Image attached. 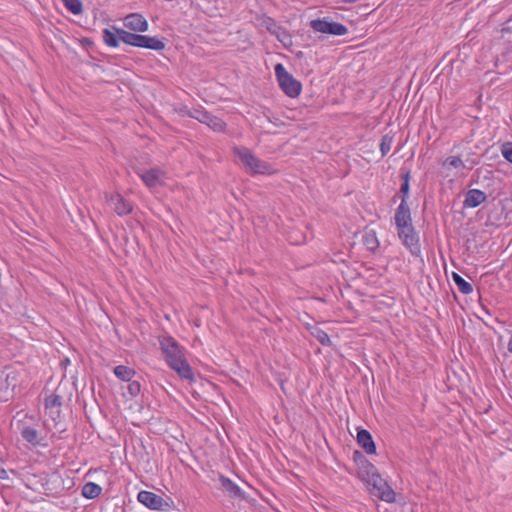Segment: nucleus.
<instances>
[{
    "instance_id": "obj_16",
    "label": "nucleus",
    "mask_w": 512,
    "mask_h": 512,
    "mask_svg": "<svg viewBox=\"0 0 512 512\" xmlns=\"http://www.w3.org/2000/svg\"><path fill=\"white\" fill-rule=\"evenodd\" d=\"M200 123L206 124L212 130L217 131V132L223 131L226 127V123L221 118L211 114L208 111L206 112L204 119L201 120Z\"/></svg>"
},
{
    "instance_id": "obj_3",
    "label": "nucleus",
    "mask_w": 512,
    "mask_h": 512,
    "mask_svg": "<svg viewBox=\"0 0 512 512\" xmlns=\"http://www.w3.org/2000/svg\"><path fill=\"white\" fill-rule=\"evenodd\" d=\"M366 484L371 495L388 503H393L395 501L396 494L394 490L379 473L368 480Z\"/></svg>"
},
{
    "instance_id": "obj_15",
    "label": "nucleus",
    "mask_w": 512,
    "mask_h": 512,
    "mask_svg": "<svg viewBox=\"0 0 512 512\" xmlns=\"http://www.w3.org/2000/svg\"><path fill=\"white\" fill-rule=\"evenodd\" d=\"M112 29L113 30L106 28L103 30V41L107 46L116 48L119 46V43L121 41L118 31L122 29L114 26L112 27Z\"/></svg>"
},
{
    "instance_id": "obj_33",
    "label": "nucleus",
    "mask_w": 512,
    "mask_h": 512,
    "mask_svg": "<svg viewBox=\"0 0 512 512\" xmlns=\"http://www.w3.org/2000/svg\"><path fill=\"white\" fill-rule=\"evenodd\" d=\"M127 386L128 393L132 397H136L141 391V385L138 381L130 380Z\"/></svg>"
},
{
    "instance_id": "obj_23",
    "label": "nucleus",
    "mask_w": 512,
    "mask_h": 512,
    "mask_svg": "<svg viewBox=\"0 0 512 512\" xmlns=\"http://www.w3.org/2000/svg\"><path fill=\"white\" fill-rule=\"evenodd\" d=\"M101 492L102 488L94 482H87L82 488V496L87 499H95Z\"/></svg>"
},
{
    "instance_id": "obj_10",
    "label": "nucleus",
    "mask_w": 512,
    "mask_h": 512,
    "mask_svg": "<svg viewBox=\"0 0 512 512\" xmlns=\"http://www.w3.org/2000/svg\"><path fill=\"white\" fill-rule=\"evenodd\" d=\"M357 442L367 454L376 453V445L368 430L360 429L357 432Z\"/></svg>"
},
{
    "instance_id": "obj_30",
    "label": "nucleus",
    "mask_w": 512,
    "mask_h": 512,
    "mask_svg": "<svg viewBox=\"0 0 512 512\" xmlns=\"http://www.w3.org/2000/svg\"><path fill=\"white\" fill-rule=\"evenodd\" d=\"M62 405V398L57 394H51L45 399V407L53 408Z\"/></svg>"
},
{
    "instance_id": "obj_21",
    "label": "nucleus",
    "mask_w": 512,
    "mask_h": 512,
    "mask_svg": "<svg viewBox=\"0 0 512 512\" xmlns=\"http://www.w3.org/2000/svg\"><path fill=\"white\" fill-rule=\"evenodd\" d=\"M452 279L454 281V283L456 284L458 290L464 294V295H469L473 292V287L472 285L467 282L461 275H459L458 273L456 272H453L452 273Z\"/></svg>"
},
{
    "instance_id": "obj_37",
    "label": "nucleus",
    "mask_w": 512,
    "mask_h": 512,
    "mask_svg": "<svg viewBox=\"0 0 512 512\" xmlns=\"http://www.w3.org/2000/svg\"><path fill=\"white\" fill-rule=\"evenodd\" d=\"M268 22H269L270 24H269V25H267V30H268V31H270V32H272V33H275V31H274V30H272V26H274V27L276 26V24H275L274 20H273L272 18H270V17H269V18L267 19V23H268Z\"/></svg>"
},
{
    "instance_id": "obj_25",
    "label": "nucleus",
    "mask_w": 512,
    "mask_h": 512,
    "mask_svg": "<svg viewBox=\"0 0 512 512\" xmlns=\"http://www.w3.org/2000/svg\"><path fill=\"white\" fill-rule=\"evenodd\" d=\"M142 48L151 49L155 51H161L165 48V43L157 37L144 36V43Z\"/></svg>"
},
{
    "instance_id": "obj_22",
    "label": "nucleus",
    "mask_w": 512,
    "mask_h": 512,
    "mask_svg": "<svg viewBox=\"0 0 512 512\" xmlns=\"http://www.w3.org/2000/svg\"><path fill=\"white\" fill-rule=\"evenodd\" d=\"M114 374L117 378H119L122 381L128 382L132 380V378L135 376L136 372L134 369L125 366V365H118L114 368Z\"/></svg>"
},
{
    "instance_id": "obj_8",
    "label": "nucleus",
    "mask_w": 512,
    "mask_h": 512,
    "mask_svg": "<svg viewBox=\"0 0 512 512\" xmlns=\"http://www.w3.org/2000/svg\"><path fill=\"white\" fill-rule=\"evenodd\" d=\"M124 26L136 32H146L148 30L147 20L139 13L128 14L124 19Z\"/></svg>"
},
{
    "instance_id": "obj_19",
    "label": "nucleus",
    "mask_w": 512,
    "mask_h": 512,
    "mask_svg": "<svg viewBox=\"0 0 512 512\" xmlns=\"http://www.w3.org/2000/svg\"><path fill=\"white\" fill-rule=\"evenodd\" d=\"M307 329L310 331V334L315 337L323 346L331 345L330 337L318 325H308Z\"/></svg>"
},
{
    "instance_id": "obj_7",
    "label": "nucleus",
    "mask_w": 512,
    "mask_h": 512,
    "mask_svg": "<svg viewBox=\"0 0 512 512\" xmlns=\"http://www.w3.org/2000/svg\"><path fill=\"white\" fill-rule=\"evenodd\" d=\"M219 482H220L221 488L227 493V495L230 498L238 499V500L246 499L245 493L242 491V489L235 482H233L230 478H228L224 475H220Z\"/></svg>"
},
{
    "instance_id": "obj_1",
    "label": "nucleus",
    "mask_w": 512,
    "mask_h": 512,
    "mask_svg": "<svg viewBox=\"0 0 512 512\" xmlns=\"http://www.w3.org/2000/svg\"><path fill=\"white\" fill-rule=\"evenodd\" d=\"M160 350L164 356L167 365L174 370L182 379L189 382H195L194 372L188 363L184 348L169 334L158 337Z\"/></svg>"
},
{
    "instance_id": "obj_13",
    "label": "nucleus",
    "mask_w": 512,
    "mask_h": 512,
    "mask_svg": "<svg viewBox=\"0 0 512 512\" xmlns=\"http://www.w3.org/2000/svg\"><path fill=\"white\" fill-rule=\"evenodd\" d=\"M110 201L114 204V211L119 216H124L132 212V205L125 200L120 194L111 196Z\"/></svg>"
},
{
    "instance_id": "obj_26",
    "label": "nucleus",
    "mask_w": 512,
    "mask_h": 512,
    "mask_svg": "<svg viewBox=\"0 0 512 512\" xmlns=\"http://www.w3.org/2000/svg\"><path fill=\"white\" fill-rule=\"evenodd\" d=\"M22 438L32 445L39 444L38 431L30 426H26L21 430Z\"/></svg>"
},
{
    "instance_id": "obj_5",
    "label": "nucleus",
    "mask_w": 512,
    "mask_h": 512,
    "mask_svg": "<svg viewBox=\"0 0 512 512\" xmlns=\"http://www.w3.org/2000/svg\"><path fill=\"white\" fill-rule=\"evenodd\" d=\"M310 27L315 32H320L334 36H342L347 34L348 32V28L345 25L338 22L329 21L328 18H319L311 20Z\"/></svg>"
},
{
    "instance_id": "obj_35",
    "label": "nucleus",
    "mask_w": 512,
    "mask_h": 512,
    "mask_svg": "<svg viewBox=\"0 0 512 512\" xmlns=\"http://www.w3.org/2000/svg\"><path fill=\"white\" fill-rule=\"evenodd\" d=\"M353 459L355 462L358 463V465L360 466V464H363V460H367L366 457L360 452V451H354L353 453Z\"/></svg>"
},
{
    "instance_id": "obj_38",
    "label": "nucleus",
    "mask_w": 512,
    "mask_h": 512,
    "mask_svg": "<svg viewBox=\"0 0 512 512\" xmlns=\"http://www.w3.org/2000/svg\"><path fill=\"white\" fill-rule=\"evenodd\" d=\"M511 22H512L511 20H509V21L505 22V24H504V26H503V28H502V32H503V33H504V32H508V31H510V30H511V26H510V23H511Z\"/></svg>"
},
{
    "instance_id": "obj_18",
    "label": "nucleus",
    "mask_w": 512,
    "mask_h": 512,
    "mask_svg": "<svg viewBox=\"0 0 512 512\" xmlns=\"http://www.w3.org/2000/svg\"><path fill=\"white\" fill-rule=\"evenodd\" d=\"M233 153L242 161V163L248 168L252 161H255L254 153L246 147H234Z\"/></svg>"
},
{
    "instance_id": "obj_36",
    "label": "nucleus",
    "mask_w": 512,
    "mask_h": 512,
    "mask_svg": "<svg viewBox=\"0 0 512 512\" xmlns=\"http://www.w3.org/2000/svg\"><path fill=\"white\" fill-rule=\"evenodd\" d=\"M282 34H283V38H281V37H280V35L278 34V35H277L278 39H279V40H280V41H281L285 46L287 45V43H286V41H285L286 39H288V40H289V42L291 43V37H290V35H289V34H287V32H286V31H283V32H282Z\"/></svg>"
},
{
    "instance_id": "obj_14",
    "label": "nucleus",
    "mask_w": 512,
    "mask_h": 512,
    "mask_svg": "<svg viewBox=\"0 0 512 512\" xmlns=\"http://www.w3.org/2000/svg\"><path fill=\"white\" fill-rule=\"evenodd\" d=\"M118 34L120 35L121 41L125 44L142 48V44L144 43V36L141 34L131 33L126 30H120L118 31Z\"/></svg>"
},
{
    "instance_id": "obj_11",
    "label": "nucleus",
    "mask_w": 512,
    "mask_h": 512,
    "mask_svg": "<svg viewBox=\"0 0 512 512\" xmlns=\"http://www.w3.org/2000/svg\"><path fill=\"white\" fill-rule=\"evenodd\" d=\"M161 174V170H159L158 168H152L147 171H144L139 175L147 187L155 188L162 184V181L160 179Z\"/></svg>"
},
{
    "instance_id": "obj_9",
    "label": "nucleus",
    "mask_w": 512,
    "mask_h": 512,
    "mask_svg": "<svg viewBox=\"0 0 512 512\" xmlns=\"http://www.w3.org/2000/svg\"><path fill=\"white\" fill-rule=\"evenodd\" d=\"M487 199V195L484 191L479 189H470L465 194V200L463 206L465 208H476Z\"/></svg>"
},
{
    "instance_id": "obj_27",
    "label": "nucleus",
    "mask_w": 512,
    "mask_h": 512,
    "mask_svg": "<svg viewBox=\"0 0 512 512\" xmlns=\"http://www.w3.org/2000/svg\"><path fill=\"white\" fill-rule=\"evenodd\" d=\"M248 168L254 174H266L270 170L269 164L257 157H255V161H252Z\"/></svg>"
},
{
    "instance_id": "obj_12",
    "label": "nucleus",
    "mask_w": 512,
    "mask_h": 512,
    "mask_svg": "<svg viewBox=\"0 0 512 512\" xmlns=\"http://www.w3.org/2000/svg\"><path fill=\"white\" fill-rule=\"evenodd\" d=\"M394 220L396 227H403L405 224L412 223L411 211L408 204L400 203L395 211Z\"/></svg>"
},
{
    "instance_id": "obj_4",
    "label": "nucleus",
    "mask_w": 512,
    "mask_h": 512,
    "mask_svg": "<svg viewBox=\"0 0 512 512\" xmlns=\"http://www.w3.org/2000/svg\"><path fill=\"white\" fill-rule=\"evenodd\" d=\"M398 236L403 245L410 251L414 257H421V246L419 236L412 223L405 224L403 227H396Z\"/></svg>"
},
{
    "instance_id": "obj_20",
    "label": "nucleus",
    "mask_w": 512,
    "mask_h": 512,
    "mask_svg": "<svg viewBox=\"0 0 512 512\" xmlns=\"http://www.w3.org/2000/svg\"><path fill=\"white\" fill-rule=\"evenodd\" d=\"M362 242L371 252H375L379 247V241L374 230L365 231L362 236Z\"/></svg>"
},
{
    "instance_id": "obj_32",
    "label": "nucleus",
    "mask_w": 512,
    "mask_h": 512,
    "mask_svg": "<svg viewBox=\"0 0 512 512\" xmlns=\"http://www.w3.org/2000/svg\"><path fill=\"white\" fill-rule=\"evenodd\" d=\"M443 166H452L454 168H459L463 166V162L459 156H450L446 158L442 164Z\"/></svg>"
},
{
    "instance_id": "obj_28",
    "label": "nucleus",
    "mask_w": 512,
    "mask_h": 512,
    "mask_svg": "<svg viewBox=\"0 0 512 512\" xmlns=\"http://www.w3.org/2000/svg\"><path fill=\"white\" fill-rule=\"evenodd\" d=\"M68 11L74 15H79L83 11V5L80 0H62Z\"/></svg>"
},
{
    "instance_id": "obj_2",
    "label": "nucleus",
    "mask_w": 512,
    "mask_h": 512,
    "mask_svg": "<svg viewBox=\"0 0 512 512\" xmlns=\"http://www.w3.org/2000/svg\"><path fill=\"white\" fill-rule=\"evenodd\" d=\"M274 71L282 91L288 97H298L302 90L301 82L295 79L281 63L275 65Z\"/></svg>"
},
{
    "instance_id": "obj_24",
    "label": "nucleus",
    "mask_w": 512,
    "mask_h": 512,
    "mask_svg": "<svg viewBox=\"0 0 512 512\" xmlns=\"http://www.w3.org/2000/svg\"><path fill=\"white\" fill-rule=\"evenodd\" d=\"M410 171L407 170L405 172H403L401 174V179H402V184H401V187H400V198H401V203H404V204H407V199H408V196H409V190H410V184H409V181H410Z\"/></svg>"
},
{
    "instance_id": "obj_34",
    "label": "nucleus",
    "mask_w": 512,
    "mask_h": 512,
    "mask_svg": "<svg viewBox=\"0 0 512 512\" xmlns=\"http://www.w3.org/2000/svg\"><path fill=\"white\" fill-rule=\"evenodd\" d=\"M206 110L204 109H192L187 112L188 116L196 119L197 121L201 122V120L204 119V116L206 115Z\"/></svg>"
},
{
    "instance_id": "obj_6",
    "label": "nucleus",
    "mask_w": 512,
    "mask_h": 512,
    "mask_svg": "<svg viewBox=\"0 0 512 512\" xmlns=\"http://www.w3.org/2000/svg\"><path fill=\"white\" fill-rule=\"evenodd\" d=\"M137 499L147 508L157 511H163L168 507V503L159 495L150 491H140Z\"/></svg>"
},
{
    "instance_id": "obj_29",
    "label": "nucleus",
    "mask_w": 512,
    "mask_h": 512,
    "mask_svg": "<svg viewBox=\"0 0 512 512\" xmlns=\"http://www.w3.org/2000/svg\"><path fill=\"white\" fill-rule=\"evenodd\" d=\"M393 143V136L390 134H386L381 138L380 141V151L382 156H385L388 154V152L391 149Z\"/></svg>"
},
{
    "instance_id": "obj_17",
    "label": "nucleus",
    "mask_w": 512,
    "mask_h": 512,
    "mask_svg": "<svg viewBox=\"0 0 512 512\" xmlns=\"http://www.w3.org/2000/svg\"><path fill=\"white\" fill-rule=\"evenodd\" d=\"M378 473L377 468L368 460H363V464H360L359 476L364 482H367Z\"/></svg>"
},
{
    "instance_id": "obj_31",
    "label": "nucleus",
    "mask_w": 512,
    "mask_h": 512,
    "mask_svg": "<svg viewBox=\"0 0 512 512\" xmlns=\"http://www.w3.org/2000/svg\"><path fill=\"white\" fill-rule=\"evenodd\" d=\"M503 157L512 164V142H505L501 146Z\"/></svg>"
}]
</instances>
